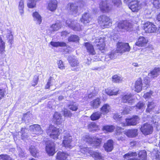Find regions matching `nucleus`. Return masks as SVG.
<instances>
[{"label":"nucleus","mask_w":160,"mask_h":160,"mask_svg":"<svg viewBox=\"0 0 160 160\" xmlns=\"http://www.w3.org/2000/svg\"><path fill=\"white\" fill-rule=\"evenodd\" d=\"M133 28V24L130 22L127 21H121L118 23V26L113 30V35H115L117 32L120 31L121 29H124L127 31H131L132 30ZM112 34H111L112 36Z\"/></svg>","instance_id":"nucleus-1"},{"label":"nucleus","mask_w":160,"mask_h":160,"mask_svg":"<svg viewBox=\"0 0 160 160\" xmlns=\"http://www.w3.org/2000/svg\"><path fill=\"white\" fill-rule=\"evenodd\" d=\"M83 140L89 143L95 148L99 147L102 142V139L96 136L92 137L88 135H85L83 136Z\"/></svg>","instance_id":"nucleus-2"},{"label":"nucleus","mask_w":160,"mask_h":160,"mask_svg":"<svg viewBox=\"0 0 160 160\" xmlns=\"http://www.w3.org/2000/svg\"><path fill=\"white\" fill-rule=\"evenodd\" d=\"M62 130L61 128H57L52 125L49 126L47 129V133L51 138L57 139L62 132Z\"/></svg>","instance_id":"nucleus-3"},{"label":"nucleus","mask_w":160,"mask_h":160,"mask_svg":"<svg viewBox=\"0 0 160 160\" xmlns=\"http://www.w3.org/2000/svg\"><path fill=\"white\" fill-rule=\"evenodd\" d=\"M62 146L66 148H71L73 147L72 144V137L70 134L68 132L64 131L62 134Z\"/></svg>","instance_id":"nucleus-4"},{"label":"nucleus","mask_w":160,"mask_h":160,"mask_svg":"<svg viewBox=\"0 0 160 160\" xmlns=\"http://www.w3.org/2000/svg\"><path fill=\"white\" fill-rule=\"evenodd\" d=\"M98 21L101 27L103 28H109L112 23V19L105 15L100 16L98 18Z\"/></svg>","instance_id":"nucleus-5"},{"label":"nucleus","mask_w":160,"mask_h":160,"mask_svg":"<svg viewBox=\"0 0 160 160\" xmlns=\"http://www.w3.org/2000/svg\"><path fill=\"white\" fill-rule=\"evenodd\" d=\"M77 154L82 156L83 155L89 153L90 154L91 152V149L83 146H80L77 147L76 150Z\"/></svg>","instance_id":"nucleus-6"},{"label":"nucleus","mask_w":160,"mask_h":160,"mask_svg":"<svg viewBox=\"0 0 160 160\" xmlns=\"http://www.w3.org/2000/svg\"><path fill=\"white\" fill-rule=\"evenodd\" d=\"M46 150L49 156L53 155L55 153L54 143L50 141H48L46 143Z\"/></svg>","instance_id":"nucleus-7"},{"label":"nucleus","mask_w":160,"mask_h":160,"mask_svg":"<svg viewBox=\"0 0 160 160\" xmlns=\"http://www.w3.org/2000/svg\"><path fill=\"white\" fill-rule=\"evenodd\" d=\"M140 129L144 134L147 135L152 133L153 127L150 124L146 123L141 127Z\"/></svg>","instance_id":"nucleus-8"},{"label":"nucleus","mask_w":160,"mask_h":160,"mask_svg":"<svg viewBox=\"0 0 160 160\" xmlns=\"http://www.w3.org/2000/svg\"><path fill=\"white\" fill-rule=\"evenodd\" d=\"M99 8L103 12H106L111 9L112 6L108 3L107 1H102L99 4Z\"/></svg>","instance_id":"nucleus-9"},{"label":"nucleus","mask_w":160,"mask_h":160,"mask_svg":"<svg viewBox=\"0 0 160 160\" xmlns=\"http://www.w3.org/2000/svg\"><path fill=\"white\" fill-rule=\"evenodd\" d=\"M139 120L138 117L135 116L132 118L126 119V124L121 123V125L123 126H125L126 124L128 126L135 125L138 123Z\"/></svg>","instance_id":"nucleus-10"},{"label":"nucleus","mask_w":160,"mask_h":160,"mask_svg":"<svg viewBox=\"0 0 160 160\" xmlns=\"http://www.w3.org/2000/svg\"><path fill=\"white\" fill-rule=\"evenodd\" d=\"M105 37L102 36L96 39L95 41V43L96 44V45L99 50H102L104 49L105 46Z\"/></svg>","instance_id":"nucleus-11"},{"label":"nucleus","mask_w":160,"mask_h":160,"mask_svg":"<svg viewBox=\"0 0 160 160\" xmlns=\"http://www.w3.org/2000/svg\"><path fill=\"white\" fill-rule=\"evenodd\" d=\"M128 7L133 12H137L140 10L141 7L140 5L139 4V2L138 1H132L129 3Z\"/></svg>","instance_id":"nucleus-12"},{"label":"nucleus","mask_w":160,"mask_h":160,"mask_svg":"<svg viewBox=\"0 0 160 160\" xmlns=\"http://www.w3.org/2000/svg\"><path fill=\"white\" fill-rule=\"evenodd\" d=\"M145 31L147 33H150L155 32L156 30L155 26L151 22L146 23L144 26Z\"/></svg>","instance_id":"nucleus-13"},{"label":"nucleus","mask_w":160,"mask_h":160,"mask_svg":"<svg viewBox=\"0 0 160 160\" xmlns=\"http://www.w3.org/2000/svg\"><path fill=\"white\" fill-rule=\"evenodd\" d=\"M122 101L124 103H128L130 105H132L135 102V99L130 93L124 95L122 97Z\"/></svg>","instance_id":"nucleus-14"},{"label":"nucleus","mask_w":160,"mask_h":160,"mask_svg":"<svg viewBox=\"0 0 160 160\" xmlns=\"http://www.w3.org/2000/svg\"><path fill=\"white\" fill-rule=\"evenodd\" d=\"M29 129L32 133L37 135H39L42 132L41 127L38 124L31 125L29 127Z\"/></svg>","instance_id":"nucleus-15"},{"label":"nucleus","mask_w":160,"mask_h":160,"mask_svg":"<svg viewBox=\"0 0 160 160\" xmlns=\"http://www.w3.org/2000/svg\"><path fill=\"white\" fill-rule=\"evenodd\" d=\"M68 158H70V155L68 153L61 152H58L56 157L57 160H66Z\"/></svg>","instance_id":"nucleus-16"},{"label":"nucleus","mask_w":160,"mask_h":160,"mask_svg":"<svg viewBox=\"0 0 160 160\" xmlns=\"http://www.w3.org/2000/svg\"><path fill=\"white\" fill-rule=\"evenodd\" d=\"M142 83L141 78H138L135 82L134 90L137 92H140L142 89Z\"/></svg>","instance_id":"nucleus-17"},{"label":"nucleus","mask_w":160,"mask_h":160,"mask_svg":"<svg viewBox=\"0 0 160 160\" xmlns=\"http://www.w3.org/2000/svg\"><path fill=\"white\" fill-rule=\"evenodd\" d=\"M68 8L70 12L72 14L74 15L77 13L78 11V7L74 3H69Z\"/></svg>","instance_id":"nucleus-18"},{"label":"nucleus","mask_w":160,"mask_h":160,"mask_svg":"<svg viewBox=\"0 0 160 160\" xmlns=\"http://www.w3.org/2000/svg\"><path fill=\"white\" fill-rule=\"evenodd\" d=\"M138 130L137 129L128 130L124 132V134L130 138L134 137L138 135Z\"/></svg>","instance_id":"nucleus-19"},{"label":"nucleus","mask_w":160,"mask_h":160,"mask_svg":"<svg viewBox=\"0 0 160 160\" xmlns=\"http://www.w3.org/2000/svg\"><path fill=\"white\" fill-rule=\"evenodd\" d=\"M90 155L95 160H104V157L101 153L99 152L91 151Z\"/></svg>","instance_id":"nucleus-20"},{"label":"nucleus","mask_w":160,"mask_h":160,"mask_svg":"<svg viewBox=\"0 0 160 160\" xmlns=\"http://www.w3.org/2000/svg\"><path fill=\"white\" fill-rule=\"evenodd\" d=\"M104 147L105 151L107 152H111L113 149V141L112 140H109L105 143Z\"/></svg>","instance_id":"nucleus-21"},{"label":"nucleus","mask_w":160,"mask_h":160,"mask_svg":"<svg viewBox=\"0 0 160 160\" xmlns=\"http://www.w3.org/2000/svg\"><path fill=\"white\" fill-rule=\"evenodd\" d=\"M62 116L61 114L57 112L54 113L53 115V119L57 124L60 125L62 123Z\"/></svg>","instance_id":"nucleus-22"},{"label":"nucleus","mask_w":160,"mask_h":160,"mask_svg":"<svg viewBox=\"0 0 160 160\" xmlns=\"http://www.w3.org/2000/svg\"><path fill=\"white\" fill-rule=\"evenodd\" d=\"M91 19L89 14L88 13H85L82 15V18L81 19V21L84 24H86L89 23Z\"/></svg>","instance_id":"nucleus-23"},{"label":"nucleus","mask_w":160,"mask_h":160,"mask_svg":"<svg viewBox=\"0 0 160 160\" xmlns=\"http://www.w3.org/2000/svg\"><path fill=\"white\" fill-rule=\"evenodd\" d=\"M88 128L89 131L93 132L99 130L98 126L93 122L90 123L88 125Z\"/></svg>","instance_id":"nucleus-24"},{"label":"nucleus","mask_w":160,"mask_h":160,"mask_svg":"<svg viewBox=\"0 0 160 160\" xmlns=\"http://www.w3.org/2000/svg\"><path fill=\"white\" fill-rule=\"evenodd\" d=\"M33 20L36 22L37 24H40L42 21V17L39 13L37 12H33L32 14Z\"/></svg>","instance_id":"nucleus-25"},{"label":"nucleus","mask_w":160,"mask_h":160,"mask_svg":"<svg viewBox=\"0 0 160 160\" xmlns=\"http://www.w3.org/2000/svg\"><path fill=\"white\" fill-rule=\"evenodd\" d=\"M111 109V107L108 104H105L100 108L101 112L102 114L106 115L110 112Z\"/></svg>","instance_id":"nucleus-26"},{"label":"nucleus","mask_w":160,"mask_h":160,"mask_svg":"<svg viewBox=\"0 0 160 160\" xmlns=\"http://www.w3.org/2000/svg\"><path fill=\"white\" fill-rule=\"evenodd\" d=\"M123 129H122V128L120 127H118L117 129H116L117 132L116 134L117 135V138L119 141H123L125 139L124 135H123L122 133L121 132V131Z\"/></svg>","instance_id":"nucleus-27"},{"label":"nucleus","mask_w":160,"mask_h":160,"mask_svg":"<svg viewBox=\"0 0 160 160\" xmlns=\"http://www.w3.org/2000/svg\"><path fill=\"white\" fill-rule=\"evenodd\" d=\"M148 40L143 37H141L139 38L138 41L136 43V45L138 46H144L148 42Z\"/></svg>","instance_id":"nucleus-28"},{"label":"nucleus","mask_w":160,"mask_h":160,"mask_svg":"<svg viewBox=\"0 0 160 160\" xmlns=\"http://www.w3.org/2000/svg\"><path fill=\"white\" fill-rule=\"evenodd\" d=\"M85 46L86 48L87 52L90 54L92 55H95V52L94 50L93 45L89 42H86L85 43Z\"/></svg>","instance_id":"nucleus-29"},{"label":"nucleus","mask_w":160,"mask_h":160,"mask_svg":"<svg viewBox=\"0 0 160 160\" xmlns=\"http://www.w3.org/2000/svg\"><path fill=\"white\" fill-rule=\"evenodd\" d=\"M118 90L116 89L108 88L102 91L103 94H107L110 96L116 95L118 93Z\"/></svg>","instance_id":"nucleus-30"},{"label":"nucleus","mask_w":160,"mask_h":160,"mask_svg":"<svg viewBox=\"0 0 160 160\" xmlns=\"http://www.w3.org/2000/svg\"><path fill=\"white\" fill-rule=\"evenodd\" d=\"M101 103V100L99 98H97L96 99H94L90 102L91 106L94 108H98Z\"/></svg>","instance_id":"nucleus-31"},{"label":"nucleus","mask_w":160,"mask_h":160,"mask_svg":"<svg viewBox=\"0 0 160 160\" xmlns=\"http://www.w3.org/2000/svg\"><path fill=\"white\" fill-rule=\"evenodd\" d=\"M57 1H51L48 4V9L51 11H55L57 7Z\"/></svg>","instance_id":"nucleus-32"},{"label":"nucleus","mask_w":160,"mask_h":160,"mask_svg":"<svg viewBox=\"0 0 160 160\" xmlns=\"http://www.w3.org/2000/svg\"><path fill=\"white\" fill-rule=\"evenodd\" d=\"M68 61L71 66L77 67L78 66L79 62L75 57H69Z\"/></svg>","instance_id":"nucleus-33"},{"label":"nucleus","mask_w":160,"mask_h":160,"mask_svg":"<svg viewBox=\"0 0 160 160\" xmlns=\"http://www.w3.org/2000/svg\"><path fill=\"white\" fill-rule=\"evenodd\" d=\"M160 73V68H155L151 71L149 74V75L152 78H154L157 77L159 74Z\"/></svg>","instance_id":"nucleus-34"},{"label":"nucleus","mask_w":160,"mask_h":160,"mask_svg":"<svg viewBox=\"0 0 160 160\" xmlns=\"http://www.w3.org/2000/svg\"><path fill=\"white\" fill-rule=\"evenodd\" d=\"M116 57V53L115 51H113L106 55L105 58V61L107 62L111 59L115 58Z\"/></svg>","instance_id":"nucleus-35"},{"label":"nucleus","mask_w":160,"mask_h":160,"mask_svg":"<svg viewBox=\"0 0 160 160\" xmlns=\"http://www.w3.org/2000/svg\"><path fill=\"white\" fill-rule=\"evenodd\" d=\"M29 151L32 156L36 157L37 156L39 151L38 149L34 145H31L29 148Z\"/></svg>","instance_id":"nucleus-36"},{"label":"nucleus","mask_w":160,"mask_h":160,"mask_svg":"<svg viewBox=\"0 0 160 160\" xmlns=\"http://www.w3.org/2000/svg\"><path fill=\"white\" fill-rule=\"evenodd\" d=\"M102 113L99 112L93 113L90 116L91 119L92 121H95L99 119L102 116Z\"/></svg>","instance_id":"nucleus-37"},{"label":"nucleus","mask_w":160,"mask_h":160,"mask_svg":"<svg viewBox=\"0 0 160 160\" xmlns=\"http://www.w3.org/2000/svg\"><path fill=\"white\" fill-rule=\"evenodd\" d=\"M51 45L54 47H64L66 46V43L63 42H50Z\"/></svg>","instance_id":"nucleus-38"},{"label":"nucleus","mask_w":160,"mask_h":160,"mask_svg":"<svg viewBox=\"0 0 160 160\" xmlns=\"http://www.w3.org/2000/svg\"><path fill=\"white\" fill-rule=\"evenodd\" d=\"M155 95V93L152 91H150L149 92L145 93L143 96V97L146 99L149 98H152Z\"/></svg>","instance_id":"nucleus-39"},{"label":"nucleus","mask_w":160,"mask_h":160,"mask_svg":"<svg viewBox=\"0 0 160 160\" xmlns=\"http://www.w3.org/2000/svg\"><path fill=\"white\" fill-rule=\"evenodd\" d=\"M138 157L140 158L142 160H146L147 154L145 150L141 151L138 153Z\"/></svg>","instance_id":"nucleus-40"},{"label":"nucleus","mask_w":160,"mask_h":160,"mask_svg":"<svg viewBox=\"0 0 160 160\" xmlns=\"http://www.w3.org/2000/svg\"><path fill=\"white\" fill-rule=\"evenodd\" d=\"M24 2L23 1H20L18 5V9L20 15L22 16L24 14Z\"/></svg>","instance_id":"nucleus-41"},{"label":"nucleus","mask_w":160,"mask_h":160,"mask_svg":"<svg viewBox=\"0 0 160 160\" xmlns=\"http://www.w3.org/2000/svg\"><path fill=\"white\" fill-rule=\"evenodd\" d=\"M123 43L122 42H118L117 44L116 51L117 52L122 53L124 52V50L123 47Z\"/></svg>","instance_id":"nucleus-42"},{"label":"nucleus","mask_w":160,"mask_h":160,"mask_svg":"<svg viewBox=\"0 0 160 160\" xmlns=\"http://www.w3.org/2000/svg\"><path fill=\"white\" fill-rule=\"evenodd\" d=\"M61 23H56L55 24L52 25L50 28V30L53 31H57L61 27Z\"/></svg>","instance_id":"nucleus-43"},{"label":"nucleus","mask_w":160,"mask_h":160,"mask_svg":"<svg viewBox=\"0 0 160 160\" xmlns=\"http://www.w3.org/2000/svg\"><path fill=\"white\" fill-rule=\"evenodd\" d=\"M155 106V104L153 102H148L146 112H150L154 108Z\"/></svg>","instance_id":"nucleus-44"},{"label":"nucleus","mask_w":160,"mask_h":160,"mask_svg":"<svg viewBox=\"0 0 160 160\" xmlns=\"http://www.w3.org/2000/svg\"><path fill=\"white\" fill-rule=\"evenodd\" d=\"M137 155V153L136 152H129L124 155L123 158L125 159L132 157H136Z\"/></svg>","instance_id":"nucleus-45"},{"label":"nucleus","mask_w":160,"mask_h":160,"mask_svg":"<svg viewBox=\"0 0 160 160\" xmlns=\"http://www.w3.org/2000/svg\"><path fill=\"white\" fill-rule=\"evenodd\" d=\"M118 127L116 126V127H115L114 126L112 125L105 126L103 127V129L106 131L109 132H112L115 128H116L117 129Z\"/></svg>","instance_id":"nucleus-46"},{"label":"nucleus","mask_w":160,"mask_h":160,"mask_svg":"<svg viewBox=\"0 0 160 160\" xmlns=\"http://www.w3.org/2000/svg\"><path fill=\"white\" fill-rule=\"evenodd\" d=\"M71 28L74 31H80L81 30V27L79 23L77 22L76 21H75L74 24L72 26Z\"/></svg>","instance_id":"nucleus-47"},{"label":"nucleus","mask_w":160,"mask_h":160,"mask_svg":"<svg viewBox=\"0 0 160 160\" xmlns=\"http://www.w3.org/2000/svg\"><path fill=\"white\" fill-rule=\"evenodd\" d=\"M7 39H8L9 42L12 44L13 42V36L12 34L11 31L10 30L8 32V33L7 34Z\"/></svg>","instance_id":"nucleus-48"},{"label":"nucleus","mask_w":160,"mask_h":160,"mask_svg":"<svg viewBox=\"0 0 160 160\" xmlns=\"http://www.w3.org/2000/svg\"><path fill=\"white\" fill-rule=\"evenodd\" d=\"M79 38L76 35H72L69 37L68 40L69 42H76L79 40Z\"/></svg>","instance_id":"nucleus-49"},{"label":"nucleus","mask_w":160,"mask_h":160,"mask_svg":"<svg viewBox=\"0 0 160 160\" xmlns=\"http://www.w3.org/2000/svg\"><path fill=\"white\" fill-rule=\"evenodd\" d=\"M36 5V1H28L27 2V6L29 8H34L35 7Z\"/></svg>","instance_id":"nucleus-50"},{"label":"nucleus","mask_w":160,"mask_h":160,"mask_svg":"<svg viewBox=\"0 0 160 160\" xmlns=\"http://www.w3.org/2000/svg\"><path fill=\"white\" fill-rule=\"evenodd\" d=\"M136 109L143 110L145 108V104L143 102H140L136 105Z\"/></svg>","instance_id":"nucleus-51"},{"label":"nucleus","mask_w":160,"mask_h":160,"mask_svg":"<svg viewBox=\"0 0 160 160\" xmlns=\"http://www.w3.org/2000/svg\"><path fill=\"white\" fill-rule=\"evenodd\" d=\"M112 81L114 82H119L122 81L121 78L117 75H114L112 78Z\"/></svg>","instance_id":"nucleus-52"},{"label":"nucleus","mask_w":160,"mask_h":160,"mask_svg":"<svg viewBox=\"0 0 160 160\" xmlns=\"http://www.w3.org/2000/svg\"><path fill=\"white\" fill-rule=\"evenodd\" d=\"M75 21L68 19L66 21V25L69 27L71 28L72 26L74 24Z\"/></svg>","instance_id":"nucleus-53"},{"label":"nucleus","mask_w":160,"mask_h":160,"mask_svg":"<svg viewBox=\"0 0 160 160\" xmlns=\"http://www.w3.org/2000/svg\"><path fill=\"white\" fill-rule=\"evenodd\" d=\"M58 68L61 70H63L65 69V66L63 63V62L60 60L58 62Z\"/></svg>","instance_id":"nucleus-54"},{"label":"nucleus","mask_w":160,"mask_h":160,"mask_svg":"<svg viewBox=\"0 0 160 160\" xmlns=\"http://www.w3.org/2000/svg\"><path fill=\"white\" fill-rule=\"evenodd\" d=\"M123 48L124 50V52H129L130 50V47L128 43H123Z\"/></svg>","instance_id":"nucleus-55"},{"label":"nucleus","mask_w":160,"mask_h":160,"mask_svg":"<svg viewBox=\"0 0 160 160\" xmlns=\"http://www.w3.org/2000/svg\"><path fill=\"white\" fill-rule=\"evenodd\" d=\"M4 43L2 41L1 38L0 37V51L2 52L5 48Z\"/></svg>","instance_id":"nucleus-56"},{"label":"nucleus","mask_w":160,"mask_h":160,"mask_svg":"<svg viewBox=\"0 0 160 160\" xmlns=\"http://www.w3.org/2000/svg\"><path fill=\"white\" fill-rule=\"evenodd\" d=\"M72 114L70 112L66 109H65L64 111V115L65 117H71Z\"/></svg>","instance_id":"nucleus-57"},{"label":"nucleus","mask_w":160,"mask_h":160,"mask_svg":"<svg viewBox=\"0 0 160 160\" xmlns=\"http://www.w3.org/2000/svg\"><path fill=\"white\" fill-rule=\"evenodd\" d=\"M153 3L155 8L157 9L160 8V1H153Z\"/></svg>","instance_id":"nucleus-58"},{"label":"nucleus","mask_w":160,"mask_h":160,"mask_svg":"<svg viewBox=\"0 0 160 160\" xmlns=\"http://www.w3.org/2000/svg\"><path fill=\"white\" fill-rule=\"evenodd\" d=\"M68 107L70 109L73 111H76L78 109V106L76 104L70 105Z\"/></svg>","instance_id":"nucleus-59"},{"label":"nucleus","mask_w":160,"mask_h":160,"mask_svg":"<svg viewBox=\"0 0 160 160\" xmlns=\"http://www.w3.org/2000/svg\"><path fill=\"white\" fill-rule=\"evenodd\" d=\"M10 157L7 155H0V160H9Z\"/></svg>","instance_id":"nucleus-60"},{"label":"nucleus","mask_w":160,"mask_h":160,"mask_svg":"<svg viewBox=\"0 0 160 160\" xmlns=\"http://www.w3.org/2000/svg\"><path fill=\"white\" fill-rule=\"evenodd\" d=\"M38 77L37 76H35L33 78V81L32 84V86H34L36 85L38 83Z\"/></svg>","instance_id":"nucleus-61"},{"label":"nucleus","mask_w":160,"mask_h":160,"mask_svg":"<svg viewBox=\"0 0 160 160\" xmlns=\"http://www.w3.org/2000/svg\"><path fill=\"white\" fill-rule=\"evenodd\" d=\"M113 3L115 6L116 7H119L121 4V1H113Z\"/></svg>","instance_id":"nucleus-62"},{"label":"nucleus","mask_w":160,"mask_h":160,"mask_svg":"<svg viewBox=\"0 0 160 160\" xmlns=\"http://www.w3.org/2000/svg\"><path fill=\"white\" fill-rule=\"evenodd\" d=\"M27 129L25 128H22L21 130V133H22L21 137L22 139L24 138V137H25V132H26Z\"/></svg>","instance_id":"nucleus-63"},{"label":"nucleus","mask_w":160,"mask_h":160,"mask_svg":"<svg viewBox=\"0 0 160 160\" xmlns=\"http://www.w3.org/2000/svg\"><path fill=\"white\" fill-rule=\"evenodd\" d=\"M95 95L90 92V93H88V95L86 96V97H85L86 98L84 99H88V98H92Z\"/></svg>","instance_id":"nucleus-64"}]
</instances>
